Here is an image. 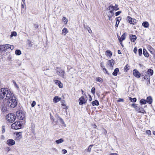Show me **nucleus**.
<instances>
[{
    "instance_id": "60",
    "label": "nucleus",
    "mask_w": 155,
    "mask_h": 155,
    "mask_svg": "<svg viewBox=\"0 0 155 155\" xmlns=\"http://www.w3.org/2000/svg\"><path fill=\"white\" fill-rule=\"evenodd\" d=\"M104 134L106 135V134L107 133V130H106L104 129Z\"/></svg>"
},
{
    "instance_id": "43",
    "label": "nucleus",
    "mask_w": 155,
    "mask_h": 155,
    "mask_svg": "<svg viewBox=\"0 0 155 155\" xmlns=\"http://www.w3.org/2000/svg\"><path fill=\"white\" fill-rule=\"evenodd\" d=\"M114 14H112L111 13H108L107 14V16H108L109 18H112L113 16L114 15Z\"/></svg>"
},
{
    "instance_id": "40",
    "label": "nucleus",
    "mask_w": 155,
    "mask_h": 155,
    "mask_svg": "<svg viewBox=\"0 0 155 155\" xmlns=\"http://www.w3.org/2000/svg\"><path fill=\"white\" fill-rule=\"evenodd\" d=\"M59 119L60 120V123L62 124H64V122L63 121V119H62L60 117H59Z\"/></svg>"
},
{
    "instance_id": "58",
    "label": "nucleus",
    "mask_w": 155,
    "mask_h": 155,
    "mask_svg": "<svg viewBox=\"0 0 155 155\" xmlns=\"http://www.w3.org/2000/svg\"><path fill=\"white\" fill-rule=\"evenodd\" d=\"M124 101V100L123 99H119L118 100V101L119 102H123Z\"/></svg>"
},
{
    "instance_id": "49",
    "label": "nucleus",
    "mask_w": 155,
    "mask_h": 155,
    "mask_svg": "<svg viewBox=\"0 0 155 155\" xmlns=\"http://www.w3.org/2000/svg\"><path fill=\"white\" fill-rule=\"evenodd\" d=\"M13 83H14V85H15V86L17 88H19V87H18V85L16 84V82L15 81H13Z\"/></svg>"
},
{
    "instance_id": "4",
    "label": "nucleus",
    "mask_w": 155,
    "mask_h": 155,
    "mask_svg": "<svg viewBox=\"0 0 155 155\" xmlns=\"http://www.w3.org/2000/svg\"><path fill=\"white\" fill-rule=\"evenodd\" d=\"M16 115L18 119L23 120L25 117V114L21 111L19 110L16 113Z\"/></svg>"
},
{
    "instance_id": "55",
    "label": "nucleus",
    "mask_w": 155,
    "mask_h": 155,
    "mask_svg": "<svg viewBox=\"0 0 155 155\" xmlns=\"http://www.w3.org/2000/svg\"><path fill=\"white\" fill-rule=\"evenodd\" d=\"M62 152H63L64 154H65L67 153V151L65 149H63L62 150Z\"/></svg>"
},
{
    "instance_id": "57",
    "label": "nucleus",
    "mask_w": 155,
    "mask_h": 155,
    "mask_svg": "<svg viewBox=\"0 0 155 155\" xmlns=\"http://www.w3.org/2000/svg\"><path fill=\"white\" fill-rule=\"evenodd\" d=\"M0 138L1 140H4L5 139V137L3 135H2L1 137Z\"/></svg>"
},
{
    "instance_id": "33",
    "label": "nucleus",
    "mask_w": 155,
    "mask_h": 155,
    "mask_svg": "<svg viewBox=\"0 0 155 155\" xmlns=\"http://www.w3.org/2000/svg\"><path fill=\"white\" fill-rule=\"evenodd\" d=\"M17 35V33L15 31H12V32L11 36V37L15 36Z\"/></svg>"
},
{
    "instance_id": "32",
    "label": "nucleus",
    "mask_w": 155,
    "mask_h": 155,
    "mask_svg": "<svg viewBox=\"0 0 155 155\" xmlns=\"http://www.w3.org/2000/svg\"><path fill=\"white\" fill-rule=\"evenodd\" d=\"M21 134V132H19L18 133H17L16 134V135L17 136V137H18L19 139H20L22 137V136Z\"/></svg>"
},
{
    "instance_id": "30",
    "label": "nucleus",
    "mask_w": 155,
    "mask_h": 155,
    "mask_svg": "<svg viewBox=\"0 0 155 155\" xmlns=\"http://www.w3.org/2000/svg\"><path fill=\"white\" fill-rule=\"evenodd\" d=\"M15 54L18 55H19L21 54V51L19 50H16L15 51Z\"/></svg>"
},
{
    "instance_id": "38",
    "label": "nucleus",
    "mask_w": 155,
    "mask_h": 155,
    "mask_svg": "<svg viewBox=\"0 0 155 155\" xmlns=\"http://www.w3.org/2000/svg\"><path fill=\"white\" fill-rule=\"evenodd\" d=\"M97 81L100 82H102L103 81L102 79L101 78H97Z\"/></svg>"
},
{
    "instance_id": "9",
    "label": "nucleus",
    "mask_w": 155,
    "mask_h": 155,
    "mask_svg": "<svg viewBox=\"0 0 155 155\" xmlns=\"http://www.w3.org/2000/svg\"><path fill=\"white\" fill-rule=\"evenodd\" d=\"M7 144L9 146H12L15 144V141L12 139H9L7 141Z\"/></svg>"
},
{
    "instance_id": "29",
    "label": "nucleus",
    "mask_w": 155,
    "mask_h": 155,
    "mask_svg": "<svg viewBox=\"0 0 155 155\" xmlns=\"http://www.w3.org/2000/svg\"><path fill=\"white\" fill-rule=\"evenodd\" d=\"M64 141V140L62 138H61L60 139L56 140L55 141V142L57 144H59L61 143Z\"/></svg>"
},
{
    "instance_id": "59",
    "label": "nucleus",
    "mask_w": 155,
    "mask_h": 155,
    "mask_svg": "<svg viewBox=\"0 0 155 155\" xmlns=\"http://www.w3.org/2000/svg\"><path fill=\"white\" fill-rule=\"evenodd\" d=\"M34 26L36 29L38 27V25L37 24H35Z\"/></svg>"
},
{
    "instance_id": "5",
    "label": "nucleus",
    "mask_w": 155,
    "mask_h": 155,
    "mask_svg": "<svg viewBox=\"0 0 155 155\" xmlns=\"http://www.w3.org/2000/svg\"><path fill=\"white\" fill-rule=\"evenodd\" d=\"M56 72L57 74L60 76L64 78L65 74V71L62 70L60 68H57Z\"/></svg>"
},
{
    "instance_id": "35",
    "label": "nucleus",
    "mask_w": 155,
    "mask_h": 155,
    "mask_svg": "<svg viewBox=\"0 0 155 155\" xmlns=\"http://www.w3.org/2000/svg\"><path fill=\"white\" fill-rule=\"evenodd\" d=\"M138 54L139 56H140L142 54V49L139 48L138 49Z\"/></svg>"
},
{
    "instance_id": "56",
    "label": "nucleus",
    "mask_w": 155,
    "mask_h": 155,
    "mask_svg": "<svg viewBox=\"0 0 155 155\" xmlns=\"http://www.w3.org/2000/svg\"><path fill=\"white\" fill-rule=\"evenodd\" d=\"M110 11L108 12V13H111L112 14H114V13L113 12V10L111 9L110 10H109Z\"/></svg>"
},
{
    "instance_id": "12",
    "label": "nucleus",
    "mask_w": 155,
    "mask_h": 155,
    "mask_svg": "<svg viewBox=\"0 0 155 155\" xmlns=\"http://www.w3.org/2000/svg\"><path fill=\"white\" fill-rule=\"evenodd\" d=\"M108 65L111 68V69H113V66L114 64V61L113 59L110 60L108 61Z\"/></svg>"
},
{
    "instance_id": "6",
    "label": "nucleus",
    "mask_w": 155,
    "mask_h": 155,
    "mask_svg": "<svg viewBox=\"0 0 155 155\" xmlns=\"http://www.w3.org/2000/svg\"><path fill=\"white\" fill-rule=\"evenodd\" d=\"M133 75L136 78H140L141 75V74L136 69H134L133 70Z\"/></svg>"
},
{
    "instance_id": "10",
    "label": "nucleus",
    "mask_w": 155,
    "mask_h": 155,
    "mask_svg": "<svg viewBox=\"0 0 155 155\" xmlns=\"http://www.w3.org/2000/svg\"><path fill=\"white\" fill-rule=\"evenodd\" d=\"M8 44H6L1 46L0 49L2 51H4L9 48Z\"/></svg>"
},
{
    "instance_id": "7",
    "label": "nucleus",
    "mask_w": 155,
    "mask_h": 155,
    "mask_svg": "<svg viewBox=\"0 0 155 155\" xmlns=\"http://www.w3.org/2000/svg\"><path fill=\"white\" fill-rule=\"evenodd\" d=\"M127 20H128L129 23L131 24L134 25L136 24V19H133L130 16H127Z\"/></svg>"
},
{
    "instance_id": "48",
    "label": "nucleus",
    "mask_w": 155,
    "mask_h": 155,
    "mask_svg": "<svg viewBox=\"0 0 155 155\" xmlns=\"http://www.w3.org/2000/svg\"><path fill=\"white\" fill-rule=\"evenodd\" d=\"M36 104V102L35 101H33L32 102V103L31 104V106L32 107H34Z\"/></svg>"
},
{
    "instance_id": "20",
    "label": "nucleus",
    "mask_w": 155,
    "mask_h": 155,
    "mask_svg": "<svg viewBox=\"0 0 155 155\" xmlns=\"http://www.w3.org/2000/svg\"><path fill=\"white\" fill-rule=\"evenodd\" d=\"M119 71V69L118 68H115L114 71L113 72L112 74L115 76L117 75V73Z\"/></svg>"
},
{
    "instance_id": "64",
    "label": "nucleus",
    "mask_w": 155,
    "mask_h": 155,
    "mask_svg": "<svg viewBox=\"0 0 155 155\" xmlns=\"http://www.w3.org/2000/svg\"><path fill=\"white\" fill-rule=\"evenodd\" d=\"M117 52H118V53L119 54H121V53L120 51V50H118V51H117Z\"/></svg>"
},
{
    "instance_id": "17",
    "label": "nucleus",
    "mask_w": 155,
    "mask_h": 155,
    "mask_svg": "<svg viewBox=\"0 0 155 155\" xmlns=\"http://www.w3.org/2000/svg\"><path fill=\"white\" fill-rule=\"evenodd\" d=\"M126 34L125 33H124L121 36L120 38H118L120 42H122L125 40L126 38Z\"/></svg>"
},
{
    "instance_id": "39",
    "label": "nucleus",
    "mask_w": 155,
    "mask_h": 155,
    "mask_svg": "<svg viewBox=\"0 0 155 155\" xmlns=\"http://www.w3.org/2000/svg\"><path fill=\"white\" fill-rule=\"evenodd\" d=\"M5 132V126L4 125H3L2 127V133H4Z\"/></svg>"
},
{
    "instance_id": "31",
    "label": "nucleus",
    "mask_w": 155,
    "mask_h": 155,
    "mask_svg": "<svg viewBox=\"0 0 155 155\" xmlns=\"http://www.w3.org/2000/svg\"><path fill=\"white\" fill-rule=\"evenodd\" d=\"M129 99L131 101L133 102H135L137 101V99L136 98H131V97H129Z\"/></svg>"
},
{
    "instance_id": "1",
    "label": "nucleus",
    "mask_w": 155,
    "mask_h": 155,
    "mask_svg": "<svg viewBox=\"0 0 155 155\" xmlns=\"http://www.w3.org/2000/svg\"><path fill=\"white\" fill-rule=\"evenodd\" d=\"M0 99L2 104L11 108L15 107L17 105V101L12 92L6 88H2L0 90Z\"/></svg>"
},
{
    "instance_id": "37",
    "label": "nucleus",
    "mask_w": 155,
    "mask_h": 155,
    "mask_svg": "<svg viewBox=\"0 0 155 155\" xmlns=\"http://www.w3.org/2000/svg\"><path fill=\"white\" fill-rule=\"evenodd\" d=\"M95 88L94 87H93L91 89V92L93 94H95Z\"/></svg>"
},
{
    "instance_id": "18",
    "label": "nucleus",
    "mask_w": 155,
    "mask_h": 155,
    "mask_svg": "<svg viewBox=\"0 0 155 155\" xmlns=\"http://www.w3.org/2000/svg\"><path fill=\"white\" fill-rule=\"evenodd\" d=\"M136 110L138 111L139 113H143L145 112V110L143 108L139 107L136 108Z\"/></svg>"
},
{
    "instance_id": "8",
    "label": "nucleus",
    "mask_w": 155,
    "mask_h": 155,
    "mask_svg": "<svg viewBox=\"0 0 155 155\" xmlns=\"http://www.w3.org/2000/svg\"><path fill=\"white\" fill-rule=\"evenodd\" d=\"M111 9L115 11L118 10L119 9V8L118 7V5L115 4V5L114 6L112 5H111L108 7V10H110Z\"/></svg>"
},
{
    "instance_id": "21",
    "label": "nucleus",
    "mask_w": 155,
    "mask_h": 155,
    "mask_svg": "<svg viewBox=\"0 0 155 155\" xmlns=\"http://www.w3.org/2000/svg\"><path fill=\"white\" fill-rule=\"evenodd\" d=\"M92 105L93 106H98L99 104V103L98 101L96 100L94 101H93L92 102Z\"/></svg>"
},
{
    "instance_id": "28",
    "label": "nucleus",
    "mask_w": 155,
    "mask_h": 155,
    "mask_svg": "<svg viewBox=\"0 0 155 155\" xmlns=\"http://www.w3.org/2000/svg\"><path fill=\"white\" fill-rule=\"evenodd\" d=\"M106 55L110 57L112 56V53L110 51H107L106 52Z\"/></svg>"
},
{
    "instance_id": "62",
    "label": "nucleus",
    "mask_w": 155,
    "mask_h": 155,
    "mask_svg": "<svg viewBox=\"0 0 155 155\" xmlns=\"http://www.w3.org/2000/svg\"><path fill=\"white\" fill-rule=\"evenodd\" d=\"M89 100L90 101H91L92 100V98L91 95H89Z\"/></svg>"
},
{
    "instance_id": "3",
    "label": "nucleus",
    "mask_w": 155,
    "mask_h": 155,
    "mask_svg": "<svg viewBox=\"0 0 155 155\" xmlns=\"http://www.w3.org/2000/svg\"><path fill=\"white\" fill-rule=\"evenodd\" d=\"M22 124L20 121H16L12 124L11 125V128L13 129L18 130L21 128Z\"/></svg>"
},
{
    "instance_id": "27",
    "label": "nucleus",
    "mask_w": 155,
    "mask_h": 155,
    "mask_svg": "<svg viewBox=\"0 0 155 155\" xmlns=\"http://www.w3.org/2000/svg\"><path fill=\"white\" fill-rule=\"evenodd\" d=\"M84 28L87 30L89 33H92V31L90 28L87 26H84Z\"/></svg>"
},
{
    "instance_id": "25",
    "label": "nucleus",
    "mask_w": 155,
    "mask_h": 155,
    "mask_svg": "<svg viewBox=\"0 0 155 155\" xmlns=\"http://www.w3.org/2000/svg\"><path fill=\"white\" fill-rule=\"evenodd\" d=\"M68 31L66 28H64L62 30V34L65 35L68 32Z\"/></svg>"
},
{
    "instance_id": "34",
    "label": "nucleus",
    "mask_w": 155,
    "mask_h": 155,
    "mask_svg": "<svg viewBox=\"0 0 155 155\" xmlns=\"http://www.w3.org/2000/svg\"><path fill=\"white\" fill-rule=\"evenodd\" d=\"M28 45L29 47H31L33 45V44H32V42L31 41H29V40H28Z\"/></svg>"
},
{
    "instance_id": "61",
    "label": "nucleus",
    "mask_w": 155,
    "mask_h": 155,
    "mask_svg": "<svg viewBox=\"0 0 155 155\" xmlns=\"http://www.w3.org/2000/svg\"><path fill=\"white\" fill-rule=\"evenodd\" d=\"M103 64H103V62H101V66L102 68H103L104 67V66H103Z\"/></svg>"
},
{
    "instance_id": "42",
    "label": "nucleus",
    "mask_w": 155,
    "mask_h": 155,
    "mask_svg": "<svg viewBox=\"0 0 155 155\" xmlns=\"http://www.w3.org/2000/svg\"><path fill=\"white\" fill-rule=\"evenodd\" d=\"M121 12V11H119L117 12H116L115 14V15L116 16H117L118 15H119Z\"/></svg>"
},
{
    "instance_id": "24",
    "label": "nucleus",
    "mask_w": 155,
    "mask_h": 155,
    "mask_svg": "<svg viewBox=\"0 0 155 155\" xmlns=\"http://www.w3.org/2000/svg\"><path fill=\"white\" fill-rule=\"evenodd\" d=\"M143 54L146 57H147L149 56L147 52V51L145 49H143Z\"/></svg>"
},
{
    "instance_id": "36",
    "label": "nucleus",
    "mask_w": 155,
    "mask_h": 155,
    "mask_svg": "<svg viewBox=\"0 0 155 155\" xmlns=\"http://www.w3.org/2000/svg\"><path fill=\"white\" fill-rule=\"evenodd\" d=\"M143 74L142 75V76H145V75H149L148 74L147 72L145 71H143Z\"/></svg>"
},
{
    "instance_id": "19",
    "label": "nucleus",
    "mask_w": 155,
    "mask_h": 155,
    "mask_svg": "<svg viewBox=\"0 0 155 155\" xmlns=\"http://www.w3.org/2000/svg\"><path fill=\"white\" fill-rule=\"evenodd\" d=\"M61 98H59L58 96H55L53 99V101L54 102L57 103L61 100Z\"/></svg>"
},
{
    "instance_id": "63",
    "label": "nucleus",
    "mask_w": 155,
    "mask_h": 155,
    "mask_svg": "<svg viewBox=\"0 0 155 155\" xmlns=\"http://www.w3.org/2000/svg\"><path fill=\"white\" fill-rule=\"evenodd\" d=\"M110 155H118L117 153H111L110 154Z\"/></svg>"
},
{
    "instance_id": "41",
    "label": "nucleus",
    "mask_w": 155,
    "mask_h": 155,
    "mask_svg": "<svg viewBox=\"0 0 155 155\" xmlns=\"http://www.w3.org/2000/svg\"><path fill=\"white\" fill-rule=\"evenodd\" d=\"M137 104H133L132 105H131V106L133 107H134L135 109L136 110V108H137L138 107L137 106Z\"/></svg>"
},
{
    "instance_id": "44",
    "label": "nucleus",
    "mask_w": 155,
    "mask_h": 155,
    "mask_svg": "<svg viewBox=\"0 0 155 155\" xmlns=\"http://www.w3.org/2000/svg\"><path fill=\"white\" fill-rule=\"evenodd\" d=\"M103 70L104 72H105L108 75H109L110 74L108 72V71H107V69L104 68H103Z\"/></svg>"
},
{
    "instance_id": "47",
    "label": "nucleus",
    "mask_w": 155,
    "mask_h": 155,
    "mask_svg": "<svg viewBox=\"0 0 155 155\" xmlns=\"http://www.w3.org/2000/svg\"><path fill=\"white\" fill-rule=\"evenodd\" d=\"M121 19L120 17H118L117 18H116V22H118L119 23L120 20H121Z\"/></svg>"
},
{
    "instance_id": "54",
    "label": "nucleus",
    "mask_w": 155,
    "mask_h": 155,
    "mask_svg": "<svg viewBox=\"0 0 155 155\" xmlns=\"http://www.w3.org/2000/svg\"><path fill=\"white\" fill-rule=\"evenodd\" d=\"M137 49L136 47H135L134 49V52L136 54L137 53Z\"/></svg>"
},
{
    "instance_id": "15",
    "label": "nucleus",
    "mask_w": 155,
    "mask_h": 155,
    "mask_svg": "<svg viewBox=\"0 0 155 155\" xmlns=\"http://www.w3.org/2000/svg\"><path fill=\"white\" fill-rule=\"evenodd\" d=\"M144 79L147 81V84H148L150 83V75H145L144 76Z\"/></svg>"
},
{
    "instance_id": "52",
    "label": "nucleus",
    "mask_w": 155,
    "mask_h": 155,
    "mask_svg": "<svg viewBox=\"0 0 155 155\" xmlns=\"http://www.w3.org/2000/svg\"><path fill=\"white\" fill-rule=\"evenodd\" d=\"M9 47V48H10V49L12 50L14 48V46L13 45H9V46H8Z\"/></svg>"
},
{
    "instance_id": "23",
    "label": "nucleus",
    "mask_w": 155,
    "mask_h": 155,
    "mask_svg": "<svg viewBox=\"0 0 155 155\" xmlns=\"http://www.w3.org/2000/svg\"><path fill=\"white\" fill-rule=\"evenodd\" d=\"M147 73L148 74H150V75L152 76L153 73V70H152L151 69H149L147 70Z\"/></svg>"
},
{
    "instance_id": "14",
    "label": "nucleus",
    "mask_w": 155,
    "mask_h": 155,
    "mask_svg": "<svg viewBox=\"0 0 155 155\" xmlns=\"http://www.w3.org/2000/svg\"><path fill=\"white\" fill-rule=\"evenodd\" d=\"M54 82L60 88H62L63 87V84L61 83L60 81L58 80H55Z\"/></svg>"
},
{
    "instance_id": "26",
    "label": "nucleus",
    "mask_w": 155,
    "mask_h": 155,
    "mask_svg": "<svg viewBox=\"0 0 155 155\" xmlns=\"http://www.w3.org/2000/svg\"><path fill=\"white\" fill-rule=\"evenodd\" d=\"M140 103L141 104H145L147 103V101L145 99H141L140 101Z\"/></svg>"
},
{
    "instance_id": "50",
    "label": "nucleus",
    "mask_w": 155,
    "mask_h": 155,
    "mask_svg": "<svg viewBox=\"0 0 155 155\" xmlns=\"http://www.w3.org/2000/svg\"><path fill=\"white\" fill-rule=\"evenodd\" d=\"M93 146V145H90L89 146L88 148V151H89V152H90V151L91 150V148Z\"/></svg>"
},
{
    "instance_id": "45",
    "label": "nucleus",
    "mask_w": 155,
    "mask_h": 155,
    "mask_svg": "<svg viewBox=\"0 0 155 155\" xmlns=\"http://www.w3.org/2000/svg\"><path fill=\"white\" fill-rule=\"evenodd\" d=\"M124 69L126 71H127L129 70V66H128V65H127L125 66L124 68Z\"/></svg>"
},
{
    "instance_id": "13",
    "label": "nucleus",
    "mask_w": 155,
    "mask_h": 155,
    "mask_svg": "<svg viewBox=\"0 0 155 155\" xmlns=\"http://www.w3.org/2000/svg\"><path fill=\"white\" fill-rule=\"evenodd\" d=\"M130 38L131 41L132 42H134L137 39L136 36L133 35H130Z\"/></svg>"
},
{
    "instance_id": "53",
    "label": "nucleus",
    "mask_w": 155,
    "mask_h": 155,
    "mask_svg": "<svg viewBox=\"0 0 155 155\" xmlns=\"http://www.w3.org/2000/svg\"><path fill=\"white\" fill-rule=\"evenodd\" d=\"M146 133L149 135H150L151 134V132L150 130H147L146 131Z\"/></svg>"
},
{
    "instance_id": "11",
    "label": "nucleus",
    "mask_w": 155,
    "mask_h": 155,
    "mask_svg": "<svg viewBox=\"0 0 155 155\" xmlns=\"http://www.w3.org/2000/svg\"><path fill=\"white\" fill-rule=\"evenodd\" d=\"M79 100L80 101L79 104L80 105H82L86 103L85 100L83 96H81Z\"/></svg>"
},
{
    "instance_id": "22",
    "label": "nucleus",
    "mask_w": 155,
    "mask_h": 155,
    "mask_svg": "<svg viewBox=\"0 0 155 155\" xmlns=\"http://www.w3.org/2000/svg\"><path fill=\"white\" fill-rule=\"evenodd\" d=\"M142 25L144 27L147 28L149 26L148 23L147 21L144 22L142 23Z\"/></svg>"
},
{
    "instance_id": "46",
    "label": "nucleus",
    "mask_w": 155,
    "mask_h": 155,
    "mask_svg": "<svg viewBox=\"0 0 155 155\" xmlns=\"http://www.w3.org/2000/svg\"><path fill=\"white\" fill-rule=\"evenodd\" d=\"M10 150V148L9 147H7L5 148V151L6 152H8Z\"/></svg>"
},
{
    "instance_id": "16",
    "label": "nucleus",
    "mask_w": 155,
    "mask_h": 155,
    "mask_svg": "<svg viewBox=\"0 0 155 155\" xmlns=\"http://www.w3.org/2000/svg\"><path fill=\"white\" fill-rule=\"evenodd\" d=\"M146 100L147 101V102L149 104H151L153 102V99L150 96L147 97Z\"/></svg>"
},
{
    "instance_id": "2",
    "label": "nucleus",
    "mask_w": 155,
    "mask_h": 155,
    "mask_svg": "<svg viewBox=\"0 0 155 155\" xmlns=\"http://www.w3.org/2000/svg\"><path fill=\"white\" fill-rule=\"evenodd\" d=\"M6 119L9 123H12L15 120L16 116L13 114H9L6 116Z\"/></svg>"
},
{
    "instance_id": "51",
    "label": "nucleus",
    "mask_w": 155,
    "mask_h": 155,
    "mask_svg": "<svg viewBox=\"0 0 155 155\" xmlns=\"http://www.w3.org/2000/svg\"><path fill=\"white\" fill-rule=\"evenodd\" d=\"M62 19L64 21V22H66V23L67 22V20L66 19V18L65 17H63Z\"/></svg>"
}]
</instances>
